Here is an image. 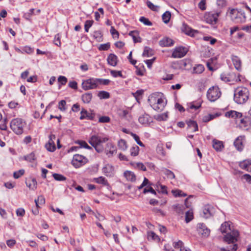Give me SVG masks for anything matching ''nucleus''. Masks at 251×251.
<instances>
[{"instance_id": "nucleus-18", "label": "nucleus", "mask_w": 251, "mask_h": 251, "mask_svg": "<svg viewBox=\"0 0 251 251\" xmlns=\"http://www.w3.org/2000/svg\"><path fill=\"white\" fill-rule=\"evenodd\" d=\"M245 140V136H240L238 137L234 142V145L237 150L239 151H242L244 148V142Z\"/></svg>"}, {"instance_id": "nucleus-35", "label": "nucleus", "mask_w": 251, "mask_h": 251, "mask_svg": "<svg viewBox=\"0 0 251 251\" xmlns=\"http://www.w3.org/2000/svg\"><path fill=\"white\" fill-rule=\"evenodd\" d=\"M188 126L191 128L193 131L195 132L198 130V126L196 122L190 120L187 123Z\"/></svg>"}, {"instance_id": "nucleus-21", "label": "nucleus", "mask_w": 251, "mask_h": 251, "mask_svg": "<svg viewBox=\"0 0 251 251\" xmlns=\"http://www.w3.org/2000/svg\"><path fill=\"white\" fill-rule=\"evenodd\" d=\"M231 60L235 68L238 71L242 70V61L240 58L236 55H232Z\"/></svg>"}, {"instance_id": "nucleus-55", "label": "nucleus", "mask_w": 251, "mask_h": 251, "mask_svg": "<svg viewBox=\"0 0 251 251\" xmlns=\"http://www.w3.org/2000/svg\"><path fill=\"white\" fill-rule=\"evenodd\" d=\"M53 177L57 181H64L66 179V177H65L64 176L58 174H53Z\"/></svg>"}, {"instance_id": "nucleus-40", "label": "nucleus", "mask_w": 251, "mask_h": 251, "mask_svg": "<svg viewBox=\"0 0 251 251\" xmlns=\"http://www.w3.org/2000/svg\"><path fill=\"white\" fill-rule=\"evenodd\" d=\"M163 173L167 176V177L170 179H174L175 178V175L173 172L171 171L164 168L162 170Z\"/></svg>"}, {"instance_id": "nucleus-56", "label": "nucleus", "mask_w": 251, "mask_h": 251, "mask_svg": "<svg viewBox=\"0 0 251 251\" xmlns=\"http://www.w3.org/2000/svg\"><path fill=\"white\" fill-rule=\"evenodd\" d=\"M94 23V21L93 20H87L84 25V29L85 31L86 32H88L89 31V29L90 27Z\"/></svg>"}, {"instance_id": "nucleus-38", "label": "nucleus", "mask_w": 251, "mask_h": 251, "mask_svg": "<svg viewBox=\"0 0 251 251\" xmlns=\"http://www.w3.org/2000/svg\"><path fill=\"white\" fill-rule=\"evenodd\" d=\"M204 70V67L202 65L199 64L193 68V72L195 74H201Z\"/></svg>"}, {"instance_id": "nucleus-61", "label": "nucleus", "mask_w": 251, "mask_h": 251, "mask_svg": "<svg viewBox=\"0 0 251 251\" xmlns=\"http://www.w3.org/2000/svg\"><path fill=\"white\" fill-rule=\"evenodd\" d=\"M25 171L24 170H20L19 171L14 173L13 176L15 178L17 179L23 175Z\"/></svg>"}, {"instance_id": "nucleus-11", "label": "nucleus", "mask_w": 251, "mask_h": 251, "mask_svg": "<svg viewBox=\"0 0 251 251\" xmlns=\"http://www.w3.org/2000/svg\"><path fill=\"white\" fill-rule=\"evenodd\" d=\"M187 52L188 50L185 47H176L173 51L172 57L174 58H180L183 57L186 55Z\"/></svg>"}, {"instance_id": "nucleus-41", "label": "nucleus", "mask_w": 251, "mask_h": 251, "mask_svg": "<svg viewBox=\"0 0 251 251\" xmlns=\"http://www.w3.org/2000/svg\"><path fill=\"white\" fill-rule=\"evenodd\" d=\"M172 193L175 197H184L187 194L180 190H173Z\"/></svg>"}, {"instance_id": "nucleus-49", "label": "nucleus", "mask_w": 251, "mask_h": 251, "mask_svg": "<svg viewBox=\"0 0 251 251\" xmlns=\"http://www.w3.org/2000/svg\"><path fill=\"white\" fill-rule=\"evenodd\" d=\"M146 3L148 7L152 11H157L159 9V6L154 5L149 0H147Z\"/></svg>"}, {"instance_id": "nucleus-7", "label": "nucleus", "mask_w": 251, "mask_h": 251, "mask_svg": "<svg viewBox=\"0 0 251 251\" xmlns=\"http://www.w3.org/2000/svg\"><path fill=\"white\" fill-rule=\"evenodd\" d=\"M221 96V92L218 86H212L210 87L208 90L206 94L208 100L212 102L217 100Z\"/></svg>"}, {"instance_id": "nucleus-42", "label": "nucleus", "mask_w": 251, "mask_h": 251, "mask_svg": "<svg viewBox=\"0 0 251 251\" xmlns=\"http://www.w3.org/2000/svg\"><path fill=\"white\" fill-rule=\"evenodd\" d=\"M118 147L123 151H126L127 148L126 141L124 139H120L118 143Z\"/></svg>"}, {"instance_id": "nucleus-60", "label": "nucleus", "mask_w": 251, "mask_h": 251, "mask_svg": "<svg viewBox=\"0 0 251 251\" xmlns=\"http://www.w3.org/2000/svg\"><path fill=\"white\" fill-rule=\"evenodd\" d=\"M110 121V118L108 116H101L99 119V122L101 123H109Z\"/></svg>"}, {"instance_id": "nucleus-10", "label": "nucleus", "mask_w": 251, "mask_h": 251, "mask_svg": "<svg viewBox=\"0 0 251 251\" xmlns=\"http://www.w3.org/2000/svg\"><path fill=\"white\" fill-rule=\"evenodd\" d=\"M220 14V12H209L205 14V20L210 24H215Z\"/></svg>"}, {"instance_id": "nucleus-46", "label": "nucleus", "mask_w": 251, "mask_h": 251, "mask_svg": "<svg viewBox=\"0 0 251 251\" xmlns=\"http://www.w3.org/2000/svg\"><path fill=\"white\" fill-rule=\"evenodd\" d=\"M34 201L35 202L36 207H39V204H43L45 203V199L43 196L41 195L38 196V199H35Z\"/></svg>"}, {"instance_id": "nucleus-54", "label": "nucleus", "mask_w": 251, "mask_h": 251, "mask_svg": "<svg viewBox=\"0 0 251 251\" xmlns=\"http://www.w3.org/2000/svg\"><path fill=\"white\" fill-rule=\"evenodd\" d=\"M173 246L175 249H180V250L181 248L182 249L184 247V244L182 241L179 240L177 242H174Z\"/></svg>"}, {"instance_id": "nucleus-31", "label": "nucleus", "mask_w": 251, "mask_h": 251, "mask_svg": "<svg viewBox=\"0 0 251 251\" xmlns=\"http://www.w3.org/2000/svg\"><path fill=\"white\" fill-rule=\"evenodd\" d=\"M92 98V94L91 93H86L83 94L81 96L82 100L84 103H89Z\"/></svg>"}, {"instance_id": "nucleus-13", "label": "nucleus", "mask_w": 251, "mask_h": 251, "mask_svg": "<svg viewBox=\"0 0 251 251\" xmlns=\"http://www.w3.org/2000/svg\"><path fill=\"white\" fill-rule=\"evenodd\" d=\"M197 230L199 233L201 234L203 237H207L210 234V229L203 223H199L197 224Z\"/></svg>"}, {"instance_id": "nucleus-12", "label": "nucleus", "mask_w": 251, "mask_h": 251, "mask_svg": "<svg viewBox=\"0 0 251 251\" xmlns=\"http://www.w3.org/2000/svg\"><path fill=\"white\" fill-rule=\"evenodd\" d=\"M48 142L45 145L46 149L49 151L53 152L56 150L54 140L56 137L54 134H50L49 136Z\"/></svg>"}, {"instance_id": "nucleus-53", "label": "nucleus", "mask_w": 251, "mask_h": 251, "mask_svg": "<svg viewBox=\"0 0 251 251\" xmlns=\"http://www.w3.org/2000/svg\"><path fill=\"white\" fill-rule=\"evenodd\" d=\"M76 143L79 144L81 148H84L88 150H91L92 148L89 146L85 141H77Z\"/></svg>"}, {"instance_id": "nucleus-36", "label": "nucleus", "mask_w": 251, "mask_h": 251, "mask_svg": "<svg viewBox=\"0 0 251 251\" xmlns=\"http://www.w3.org/2000/svg\"><path fill=\"white\" fill-rule=\"evenodd\" d=\"M154 119L158 121H166L168 118V113H164L154 116Z\"/></svg>"}, {"instance_id": "nucleus-17", "label": "nucleus", "mask_w": 251, "mask_h": 251, "mask_svg": "<svg viewBox=\"0 0 251 251\" xmlns=\"http://www.w3.org/2000/svg\"><path fill=\"white\" fill-rule=\"evenodd\" d=\"M102 173L107 176L111 177L114 175V168L109 164H106L102 169Z\"/></svg>"}, {"instance_id": "nucleus-24", "label": "nucleus", "mask_w": 251, "mask_h": 251, "mask_svg": "<svg viewBox=\"0 0 251 251\" xmlns=\"http://www.w3.org/2000/svg\"><path fill=\"white\" fill-rule=\"evenodd\" d=\"M225 115L228 118H232L234 119L241 118L242 114L240 112H237L234 110H230L226 113Z\"/></svg>"}, {"instance_id": "nucleus-30", "label": "nucleus", "mask_w": 251, "mask_h": 251, "mask_svg": "<svg viewBox=\"0 0 251 251\" xmlns=\"http://www.w3.org/2000/svg\"><path fill=\"white\" fill-rule=\"evenodd\" d=\"M124 176L128 181H135L136 180V176L131 171H126L124 173Z\"/></svg>"}, {"instance_id": "nucleus-2", "label": "nucleus", "mask_w": 251, "mask_h": 251, "mask_svg": "<svg viewBox=\"0 0 251 251\" xmlns=\"http://www.w3.org/2000/svg\"><path fill=\"white\" fill-rule=\"evenodd\" d=\"M250 92L245 87H237L234 90V100L239 104L245 103L249 99Z\"/></svg>"}, {"instance_id": "nucleus-47", "label": "nucleus", "mask_w": 251, "mask_h": 251, "mask_svg": "<svg viewBox=\"0 0 251 251\" xmlns=\"http://www.w3.org/2000/svg\"><path fill=\"white\" fill-rule=\"evenodd\" d=\"M139 148L135 145L133 146L130 150V155L132 156H137L139 154Z\"/></svg>"}, {"instance_id": "nucleus-34", "label": "nucleus", "mask_w": 251, "mask_h": 251, "mask_svg": "<svg viewBox=\"0 0 251 251\" xmlns=\"http://www.w3.org/2000/svg\"><path fill=\"white\" fill-rule=\"evenodd\" d=\"M93 181L97 183L102 184L105 186L108 185L107 180L105 178V177L103 176H100L99 177L94 178L93 179Z\"/></svg>"}, {"instance_id": "nucleus-64", "label": "nucleus", "mask_w": 251, "mask_h": 251, "mask_svg": "<svg viewBox=\"0 0 251 251\" xmlns=\"http://www.w3.org/2000/svg\"><path fill=\"white\" fill-rule=\"evenodd\" d=\"M58 81L61 85H64L67 83V78L65 76L61 75L58 77Z\"/></svg>"}, {"instance_id": "nucleus-45", "label": "nucleus", "mask_w": 251, "mask_h": 251, "mask_svg": "<svg viewBox=\"0 0 251 251\" xmlns=\"http://www.w3.org/2000/svg\"><path fill=\"white\" fill-rule=\"evenodd\" d=\"M98 96L100 99H107L109 98V93L106 91H101L98 93Z\"/></svg>"}, {"instance_id": "nucleus-20", "label": "nucleus", "mask_w": 251, "mask_h": 251, "mask_svg": "<svg viewBox=\"0 0 251 251\" xmlns=\"http://www.w3.org/2000/svg\"><path fill=\"white\" fill-rule=\"evenodd\" d=\"M105 153L108 157L112 156L116 153V148L111 143H108L106 144Z\"/></svg>"}, {"instance_id": "nucleus-14", "label": "nucleus", "mask_w": 251, "mask_h": 251, "mask_svg": "<svg viewBox=\"0 0 251 251\" xmlns=\"http://www.w3.org/2000/svg\"><path fill=\"white\" fill-rule=\"evenodd\" d=\"M166 104V100L163 98L162 94L161 93V96H159L155 102V107L153 109L156 111L162 110Z\"/></svg>"}, {"instance_id": "nucleus-44", "label": "nucleus", "mask_w": 251, "mask_h": 251, "mask_svg": "<svg viewBox=\"0 0 251 251\" xmlns=\"http://www.w3.org/2000/svg\"><path fill=\"white\" fill-rule=\"evenodd\" d=\"M194 218L193 212L192 210H190L185 213V222L186 223L190 222Z\"/></svg>"}, {"instance_id": "nucleus-8", "label": "nucleus", "mask_w": 251, "mask_h": 251, "mask_svg": "<svg viewBox=\"0 0 251 251\" xmlns=\"http://www.w3.org/2000/svg\"><path fill=\"white\" fill-rule=\"evenodd\" d=\"M81 86L82 89L85 91L96 89L99 86L98 78L92 77L83 80L82 82Z\"/></svg>"}, {"instance_id": "nucleus-26", "label": "nucleus", "mask_w": 251, "mask_h": 251, "mask_svg": "<svg viewBox=\"0 0 251 251\" xmlns=\"http://www.w3.org/2000/svg\"><path fill=\"white\" fill-rule=\"evenodd\" d=\"M239 166L247 171L251 172V160H245L240 162Z\"/></svg>"}, {"instance_id": "nucleus-43", "label": "nucleus", "mask_w": 251, "mask_h": 251, "mask_svg": "<svg viewBox=\"0 0 251 251\" xmlns=\"http://www.w3.org/2000/svg\"><path fill=\"white\" fill-rule=\"evenodd\" d=\"M171 17V12L167 11H166L162 16V20L164 23L167 24L170 21Z\"/></svg>"}, {"instance_id": "nucleus-16", "label": "nucleus", "mask_w": 251, "mask_h": 251, "mask_svg": "<svg viewBox=\"0 0 251 251\" xmlns=\"http://www.w3.org/2000/svg\"><path fill=\"white\" fill-rule=\"evenodd\" d=\"M138 121L141 124L145 126H149L152 122L151 117L147 113H145L139 116Z\"/></svg>"}, {"instance_id": "nucleus-51", "label": "nucleus", "mask_w": 251, "mask_h": 251, "mask_svg": "<svg viewBox=\"0 0 251 251\" xmlns=\"http://www.w3.org/2000/svg\"><path fill=\"white\" fill-rule=\"evenodd\" d=\"M118 115L122 118L127 119L128 112L126 110L119 109L118 110Z\"/></svg>"}, {"instance_id": "nucleus-48", "label": "nucleus", "mask_w": 251, "mask_h": 251, "mask_svg": "<svg viewBox=\"0 0 251 251\" xmlns=\"http://www.w3.org/2000/svg\"><path fill=\"white\" fill-rule=\"evenodd\" d=\"M93 37L97 41H102V35L101 32L99 30L95 31L93 32Z\"/></svg>"}, {"instance_id": "nucleus-37", "label": "nucleus", "mask_w": 251, "mask_h": 251, "mask_svg": "<svg viewBox=\"0 0 251 251\" xmlns=\"http://www.w3.org/2000/svg\"><path fill=\"white\" fill-rule=\"evenodd\" d=\"M131 164L135 168L141 170L143 171H146L147 170L146 166L141 162H133Z\"/></svg>"}, {"instance_id": "nucleus-50", "label": "nucleus", "mask_w": 251, "mask_h": 251, "mask_svg": "<svg viewBox=\"0 0 251 251\" xmlns=\"http://www.w3.org/2000/svg\"><path fill=\"white\" fill-rule=\"evenodd\" d=\"M24 158L25 160L29 161L30 162H31L33 161L36 160L35 155L33 152L29 153V154L26 156H25Z\"/></svg>"}, {"instance_id": "nucleus-33", "label": "nucleus", "mask_w": 251, "mask_h": 251, "mask_svg": "<svg viewBox=\"0 0 251 251\" xmlns=\"http://www.w3.org/2000/svg\"><path fill=\"white\" fill-rule=\"evenodd\" d=\"M147 238L149 240H152L157 242H159L160 240L159 237L152 231L148 232Z\"/></svg>"}, {"instance_id": "nucleus-6", "label": "nucleus", "mask_w": 251, "mask_h": 251, "mask_svg": "<svg viewBox=\"0 0 251 251\" xmlns=\"http://www.w3.org/2000/svg\"><path fill=\"white\" fill-rule=\"evenodd\" d=\"M241 75L239 74L231 72L227 74L223 73L221 74V78L225 82H228L230 84H233L235 83L241 81Z\"/></svg>"}, {"instance_id": "nucleus-59", "label": "nucleus", "mask_w": 251, "mask_h": 251, "mask_svg": "<svg viewBox=\"0 0 251 251\" xmlns=\"http://www.w3.org/2000/svg\"><path fill=\"white\" fill-rule=\"evenodd\" d=\"M139 21L143 23L144 25L148 26H151L152 25V23L151 21H150L148 19L144 17H140Z\"/></svg>"}, {"instance_id": "nucleus-4", "label": "nucleus", "mask_w": 251, "mask_h": 251, "mask_svg": "<svg viewBox=\"0 0 251 251\" xmlns=\"http://www.w3.org/2000/svg\"><path fill=\"white\" fill-rule=\"evenodd\" d=\"M229 14L232 21L236 23H243L246 21L245 13L241 9H232L229 12Z\"/></svg>"}, {"instance_id": "nucleus-39", "label": "nucleus", "mask_w": 251, "mask_h": 251, "mask_svg": "<svg viewBox=\"0 0 251 251\" xmlns=\"http://www.w3.org/2000/svg\"><path fill=\"white\" fill-rule=\"evenodd\" d=\"M153 54V50L148 47H145L142 55L144 57H150Z\"/></svg>"}, {"instance_id": "nucleus-57", "label": "nucleus", "mask_w": 251, "mask_h": 251, "mask_svg": "<svg viewBox=\"0 0 251 251\" xmlns=\"http://www.w3.org/2000/svg\"><path fill=\"white\" fill-rule=\"evenodd\" d=\"M131 135L133 137L134 140L136 141V143L141 147H144V145L143 143L140 141L139 137L135 133H131Z\"/></svg>"}, {"instance_id": "nucleus-3", "label": "nucleus", "mask_w": 251, "mask_h": 251, "mask_svg": "<svg viewBox=\"0 0 251 251\" xmlns=\"http://www.w3.org/2000/svg\"><path fill=\"white\" fill-rule=\"evenodd\" d=\"M108 140L106 137H101L98 135H93L89 139V143L98 152H101L103 150V148L101 144L105 143Z\"/></svg>"}, {"instance_id": "nucleus-9", "label": "nucleus", "mask_w": 251, "mask_h": 251, "mask_svg": "<svg viewBox=\"0 0 251 251\" xmlns=\"http://www.w3.org/2000/svg\"><path fill=\"white\" fill-rule=\"evenodd\" d=\"M88 162L87 158L78 154H75L74 155L72 160V164L75 168H79L84 165Z\"/></svg>"}, {"instance_id": "nucleus-22", "label": "nucleus", "mask_w": 251, "mask_h": 251, "mask_svg": "<svg viewBox=\"0 0 251 251\" xmlns=\"http://www.w3.org/2000/svg\"><path fill=\"white\" fill-rule=\"evenodd\" d=\"M159 96H161L160 93H154L151 94L149 97L148 101L150 105L153 109L154 107H156L155 102H156V100Z\"/></svg>"}, {"instance_id": "nucleus-15", "label": "nucleus", "mask_w": 251, "mask_h": 251, "mask_svg": "<svg viewBox=\"0 0 251 251\" xmlns=\"http://www.w3.org/2000/svg\"><path fill=\"white\" fill-rule=\"evenodd\" d=\"M215 213L214 208L211 205H205L202 210V216L205 218H208Z\"/></svg>"}, {"instance_id": "nucleus-23", "label": "nucleus", "mask_w": 251, "mask_h": 251, "mask_svg": "<svg viewBox=\"0 0 251 251\" xmlns=\"http://www.w3.org/2000/svg\"><path fill=\"white\" fill-rule=\"evenodd\" d=\"M81 116L80 117V120L87 119L88 120H93L94 118L95 115L92 113H89L87 110L83 109L80 112Z\"/></svg>"}, {"instance_id": "nucleus-29", "label": "nucleus", "mask_w": 251, "mask_h": 251, "mask_svg": "<svg viewBox=\"0 0 251 251\" xmlns=\"http://www.w3.org/2000/svg\"><path fill=\"white\" fill-rule=\"evenodd\" d=\"M173 44V41L167 37L164 38L159 41V45L161 47L171 46Z\"/></svg>"}, {"instance_id": "nucleus-62", "label": "nucleus", "mask_w": 251, "mask_h": 251, "mask_svg": "<svg viewBox=\"0 0 251 251\" xmlns=\"http://www.w3.org/2000/svg\"><path fill=\"white\" fill-rule=\"evenodd\" d=\"M34 9H33V8L30 9L29 10V12H28L26 13H25V14L24 15V18L27 20H29L30 19V17L31 16V15L34 14Z\"/></svg>"}, {"instance_id": "nucleus-5", "label": "nucleus", "mask_w": 251, "mask_h": 251, "mask_svg": "<svg viewBox=\"0 0 251 251\" xmlns=\"http://www.w3.org/2000/svg\"><path fill=\"white\" fill-rule=\"evenodd\" d=\"M25 122L21 119L16 118L13 119L10 122V128L16 134H21L23 132Z\"/></svg>"}, {"instance_id": "nucleus-1", "label": "nucleus", "mask_w": 251, "mask_h": 251, "mask_svg": "<svg viewBox=\"0 0 251 251\" xmlns=\"http://www.w3.org/2000/svg\"><path fill=\"white\" fill-rule=\"evenodd\" d=\"M221 232L226 233L224 237V241L228 244L232 243V245L227 246L226 249H221L222 251H236L238 246L235 243L238 240L239 232L237 230H231L229 222H226L222 224L220 227Z\"/></svg>"}, {"instance_id": "nucleus-25", "label": "nucleus", "mask_w": 251, "mask_h": 251, "mask_svg": "<svg viewBox=\"0 0 251 251\" xmlns=\"http://www.w3.org/2000/svg\"><path fill=\"white\" fill-rule=\"evenodd\" d=\"M107 61L109 65L112 66H116L118 61L117 56L113 53H111L108 56Z\"/></svg>"}, {"instance_id": "nucleus-19", "label": "nucleus", "mask_w": 251, "mask_h": 251, "mask_svg": "<svg viewBox=\"0 0 251 251\" xmlns=\"http://www.w3.org/2000/svg\"><path fill=\"white\" fill-rule=\"evenodd\" d=\"M182 30L186 34L191 37L195 36L199 33L198 30L192 29L191 27L184 24H183Z\"/></svg>"}, {"instance_id": "nucleus-27", "label": "nucleus", "mask_w": 251, "mask_h": 251, "mask_svg": "<svg viewBox=\"0 0 251 251\" xmlns=\"http://www.w3.org/2000/svg\"><path fill=\"white\" fill-rule=\"evenodd\" d=\"M128 34L132 37L134 43H140L141 42V38L139 36V33L138 31H131Z\"/></svg>"}, {"instance_id": "nucleus-63", "label": "nucleus", "mask_w": 251, "mask_h": 251, "mask_svg": "<svg viewBox=\"0 0 251 251\" xmlns=\"http://www.w3.org/2000/svg\"><path fill=\"white\" fill-rule=\"evenodd\" d=\"M54 44L57 45V46H60L61 42H60V35L59 34H57L55 35L54 38Z\"/></svg>"}, {"instance_id": "nucleus-58", "label": "nucleus", "mask_w": 251, "mask_h": 251, "mask_svg": "<svg viewBox=\"0 0 251 251\" xmlns=\"http://www.w3.org/2000/svg\"><path fill=\"white\" fill-rule=\"evenodd\" d=\"M203 39L205 41H209L211 45H214L217 42V40L215 38L209 36H204Z\"/></svg>"}, {"instance_id": "nucleus-32", "label": "nucleus", "mask_w": 251, "mask_h": 251, "mask_svg": "<svg viewBox=\"0 0 251 251\" xmlns=\"http://www.w3.org/2000/svg\"><path fill=\"white\" fill-rule=\"evenodd\" d=\"M213 147L217 151H219L224 146L222 142L215 139L213 140Z\"/></svg>"}, {"instance_id": "nucleus-52", "label": "nucleus", "mask_w": 251, "mask_h": 251, "mask_svg": "<svg viewBox=\"0 0 251 251\" xmlns=\"http://www.w3.org/2000/svg\"><path fill=\"white\" fill-rule=\"evenodd\" d=\"M156 187L157 190L159 192L163 194H167V187L165 185L158 184L156 185Z\"/></svg>"}, {"instance_id": "nucleus-28", "label": "nucleus", "mask_w": 251, "mask_h": 251, "mask_svg": "<svg viewBox=\"0 0 251 251\" xmlns=\"http://www.w3.org/2000/svg\"><path fill=\"white\" fill-rule=\"evenodd\" d=\"M26 186L32 190H34L37 188V181L36 179L32 178L31 179L27 180L25 182Z\"/></svg>"}]
</instances>
